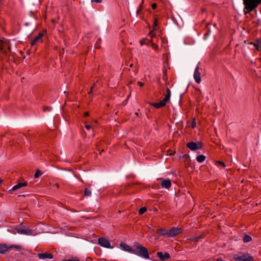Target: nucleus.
<instances>
[{
	"label": "nucleus",
	"instance_id": "1",
	"mask_svg": "<svg viewBox=\"0 0 261 261\" xmlns=\"http://www.w3.org/2000/svg\"><path fill=\"white\" fill-rule=\"evenodd\" d=\"M134 251L133 254L138 255L145 259H148L149 255L148 250L138 242H134L133 244Z\"/></svg>",
	"mask_w": 261,
	"mask_h": 261
},
{
	"label": "nucleus",
	"instance_id": "2",
	"mask_svg": "<svg viewBox=\"0 0 261 261\" xmlns=\"http://www.w3.org/2000/svg\"><path fill=\"white\" fill-rule=\"evenodd\" d=\"M244 5V12L248 14L256 9L261 3V0H243Z\"/></svg>",
	"mask_w": 261,
	"mask_h": 261
},
{
	"label": "nucleus",
	"instance_id": "3",
	"mask_svg": "<svg viewBox=\"0 0 261 261\" xmlns=\"http://www.w3.org/2000/svg\"><path fill=\"white\" fill-rule=\"evenodd\" d=\"M171 96V91L169 88L166 89V94L163 99L159 102L150 103V105L156 109H160L163 107L166 103L169 101Z\"/></svg>",
	"mask_w": 261,
	"mask_h": 261
},
{
	"label": "nucleus",
	"instance_id": "4",
	"mask_svg": "<svg viewBox=\"0 0 261 261\" xmlns=\"http://www.w3.org/2000/svg\"><path fill=\"white\" fill-rule=\"evenodd\" d=\"M233 258L239 261H253V257L248 253L239 252L233 255Z\"/></svg>",
	"mask_w": 261,
	"mask_h": 261
},
{
	"label": "nucleus",
	"instance_id": "5",
	"mask_svg": "<svg viewBox=\"0 0 261 261\" xmlns=\"http://www.w3.org/2000/svg\"><path fill=\"white\" fill-rule=\"evenodd\" d=\"M187 147L192 151L200 149L202 148V143L201 142H190L187 144Z\"/></svg>",
	"mask_w": 261,
	"mask_h": 261
},
{
	"label": "nucleus",
	"instance_id": "6",
	"mask_svg": "<svg viewBox=\"0 0 261 261\" xmlns=\"http://www.w3.org/2000/svg\"><path fill=\"white\" fill-rule=\"evenodd\" d=\"M98 244L102 247L110 248H111L109 241L105 238H99L98 239Z\"/></svg>",
	"mask_w": 261,
	"mask_h": 261
},
{
	"label": "nucleus",
	"instance_id": "7",
	"mask_svg": "<svg viewBox=\"0 0 261 261\" xmlns=\"http://www.w3.org/2000/svg\"><path fill=\"white\" fill-rule=\"evenodd\" d=\"M168 237H174L182 232V230L179 228L173 227L171 229H169Z\"/></svg>",
	"mask_w": 261,
	"mask_h": 261
},
{
	"label": "nucleus",
	"instance_id": "8",
	"mask_svg": "<svg viewBox=\"0 0 261 261\" xmlns=\"http://www.w3.org/2000/svg\"><path fill=\"white\" fill-rule=\"evenodd\" d=\"M199 64L200 63H199L197 65L194 73V78L195 82L198 84L200 83L201 82L200 73L199 72Z\"/></svg>",
	"mask_w": 261,
	"mask_h": 261
},
{
	"label": "nucleus",
	"instance_id": "9",
	"mask_svg": "<svg viewBox=\"0 0 261 261\" xmlns=\"http://www.w3.org/2000/svg\"><path fill=\"white\" fill-rule=\"evenodd\" d=\"M44 36V33H40L37 36H36L31 41V46L35 45L37 43L42 42V37Z\"/></svg>",
	"mask_w": 261,
	"mask_h": 261
},
{
	"label": "nucleus",
	"instance_id": "10",
	"mask_svg": "<svg viewBox=\"0 0 261 261\" xmlns=\"http://www.w3.org/2000/svg\"><path fill=\"white\" fill-rule=\"evenodd\" d=\"M9 248H15L18 250L20 249V247L19 246H11L10 247H8L5 244H0V253H4Z\"/></svg>",
	"mask_w": 261,
	"mask_h": 261
},
{
	"label": "nucleus",
	"instance_id": "11",
	"mask_svg": "<svg viewBox=\"0 0 261 261\" xmlns=\"http://www.w3.org/2000/svg\"><path fill=\"white\" fill-rule=\"evenodd\" d=\"M156 255L161 260H166L170 257L169 254L167 252L163 254L162 252H158Z\"/></svg>",
	"mask_w": 261,
	"mask_h": 261
},
{
	"label": "nucleus",
	"instance_id": "12",
	"mask_svg": "<svg viewBox=\"0 0 261 261\" xmlns=\"http://www.w3.org/2000/svg\"><path fill=\"white\" fill-rule=\"evenodd\" d=\"M120 246L125 251H127L131 253H133L134 249L132 248L130 246L127 245L125 243H121Z\"/></svg>",
	"mask_w": 261,
	"mask_h": 261
},
{
	"label": "nucleus",
	"instance_id": "13",
	"mask_svg": "<svg viewBox=\"0 0 261 261\" xmlns=\"http://www.w3.org/2000/svg\"><path fill=\"white\" fill-rule=\"evenodd\" d=\"M17 232L20 234L30 235L32 234V230L25 227H22L17 229Z\"/></svg>",
	"mask_w": 261,
	"mask_h": 261
},
{
	"label": "nucleus",
	"instance_id": "14",
	"mask_svg": "<svg viewBox=\"0 0 261 261\" xmlns=\"http://www.w3.org/2000/svg\"><path fill=\"white\" fill-rule=\"evenodd\" d=\"M161 186L163 188L169 189L171 186V180L169 179H163L161 183Z\"/></svg>",
	"mask_w": 261,
	"mask_h": 261
},
{
	"label": "nucleus",
	"instance_id": "15",
	"mask_svg": "<svg viewBox=\"0 0 261 261\" xmlns=\"http://www.w3.org/2000/svg\"><path fill=\"white\" fill-rule=\"evenodd\" d=\"M38 256L40 259H51L53 258V255L52 254L46 252L43 253H38Z\"/></svg>",
	"mask_w": 261,
	"mask_h": 261
},
{
	"label": "nucleus",
	"instance_id": "16",
	"mask_svg": "<svg viewBox=\"0 0 261 261\" xmlns=\"http://www.w3.org/2000/svg\"><path fill=\"white\" fill-rule=\"evenodd\" d=\"M27 185V182L18 183L17 185L13 186V187L12 188V189L10 190V191L12 190H13V191L16 190L20 189L23 187L26 186Z\"/></svg>",
	"mask_w": 261,
	"mask_h": 261
},
{
	"label": "nucleus",
	"instance_id": "17",
	"mask_svg": "<svg viewBox=\"0 0 261 261\" xmlns=\"http://www.w3.org/2000/svg\"><path fill=\"white\" fill-rule=\"evenodd\" d=\"M158 233L162 236H166L168 237V230L165 229H159L157 230Z\"/></svg>",
	"mask_w": 261,
	"mask_h": 261
},
{
	"label": "nucleus",
	"instance_id": "18",
	"mask_svg": "<svg viewBox=\"0 0 261 261\" xmlns=\"http://www.w3.org/2000/svg\"><path fill=\"white\" fill-rule=\"evenodd\" d=\"M253 45L257 50L261 51V41L257 40L253 43Z\"/></svg>",
	"mask_w": 261,
	"mask_h": 261
},
{
	"label": "nucleus",
	"instance_id": "19",
	"mask_svg": "<svg viewBox=\"0 0 261 261\" xmlns=\"http://www.w3.org/2000/svg\"><path fill=\"white\" fill-rule=\"evenodd\" d=\"M206 157L203 155H199L196 157V160L199 163H202L205 161Z\"/></svg>",
	"mask_w": 261,
	"mask_h": 261
},
{
	"label": "nucleus",
	"instance_id": "20",
	"mask_svg": "<svg viewBox=\"0 0 261 261\" xmlns=\"http://www.w3.org/2000/svg\"><path fill=\"white\" fill-rule=\"evenodd\" d=\"M252 238L251 237L247 234H245L243 238V241L245 243H248L251 241Z\"/></svg>",
	"mask_w": 261,
	"mask_h": 261
},
{
	"label": "nucleus",
	"instance_id": "21",
	"mask_svg": "<svg viewBox=\"0 0 261 261\" xmlns=\"http://www.w3.org/2000/svg\"><path fill=\"white\" fill-rule=\"evenodd\" d=\"M84 195L86 196H90L91 195V191L88 188H85L84 190Z\"/></svg>",
	"mask_w": 261,
	"mask_h": 261
},
{
	"label": "nucleus",
	"instance_id": "22",
	"mask_svg": "<svg viewBox=\"0 0 261 261\" xmlns=\"http://www.w3.org/2000/svg\"><path fill=\"white\" fill-rule=\"evenodd\" d=\"M201 239V236H197V237H192L190 240L191 241H194V242H198L199 241V240Z\"/></svg>",
	"mask_w": 261,
	"mask_h": 261
},
{
	"label": "nucleus",
	"instance_id": "23",
	"mask_svg": "<svg viewBox=\"0 0 261 261\" xmlns=\"http://www.w3.org/2000/svg\"><path fill=\"white\" fill-rule=\"evenodd\" d=\"M147 211V209L145 207H142L139 210V214L141 215L143 214L146 211Z\"/></svg>",
	"mask_w": 261,
	"mask_h": 261
},
{
	"label": "nucleus",
	"instance_id": "24",
	"mask_svg": "<svg viewBox=\"0 0 261 261\" xmlns=\"http://www.w3.org/2000/svg\"><path fill=\"white\" fill-rule=\"evenodd\" d=\"M143 4H144V0H142L141 3L140 4V6H139V8L138 9V10L137 11V14H139L141 12V9L143 8Z\"/></svg>",
	"mask_w": 261,
	"mask_h": 261
},
{
	"label": "nucleus",
	"instance_id": "25",
	"mask_svg": "<svg viewBox=\"0 0 261 261\" xmlns=\"http://www.w3.org/2000/svg\"><path fill=\"white\" fill-rule=\"evenodd\" d=\"M158 20L156 18H155L154 20L153 25V30H156V28L158 27Z\"/></svg>",
	"mask_w": 261,
	"mask_h": 261
},
{
	"label": "nucleus",
	"instance_id": "26",
	"mask_svg": "<svg viewBox=\"0 0 261 261\" xmlns=\"http://www.w3.org/2000/svg\"><path fill=\"white\" fill-rule=\"evenodd\" d=\"M42 174V172L39 170H37L35 173V177L38 178Z\"/></svg>",
	"mask_w": 261,
	"mask_h": 261
},
{
	"label": "nucleus",
	"instance_id": "27",
	"mask_svg": "<svg viewBox=\"0 0 261 261\" xmlns=\"http://www.w3.org/2000/svg\"><path fill=\"white\" fill-rule=\"evenodd\" d=\"M151 46L152 47V48L154 49V50H157L158 48V45H156L155 44H154V43L152 42V41H151Z\"/></svg>",
	"mask_w": 261,
	"mask_h": 261
},
{
	"label": "nucleus",
	"instance_id": "28",
	"mask_svg": "<svg viewBox=\"0 0 261 261\" xmlns=\"http://www.w3.org/2000/svg\"><path fill=\"white\" fill-rule=\"evenodd\" d=\"M154 30H153L152 31H150L149 34V35L150 36L151 39H152L153 37H154L155 36V34L154 32Z\"/></svg>",
	"mask_w": 261,
	"mask_h": 261
},
{
	"label": "nucleus",
	"instance_id": "29",
	"mask_svg": "<svg viewBox=\"0 0 261 261\" xmlns=\"http://www.w3.org/2000/svg\"><path fill=\"white\" fill-rule=\"evenodd\" d=\"M216 164L221 165L223 167H225V164L223 162H221V161H217Z\"/></svg>",
	"mask_w": 261,
	"mask_h": 261
},
{
	"label": "nucleus",
	"instance_id": "30",
	"mask_svg": "<svg viewBox=\"0 0 261 261\" xmlns=\"http://www.w3.org/2000/svg\"><path fill=\"white\" fill-rule=\"evenodd\" d=\"M95 86V84H94L93 85V86L91 87L90 91L88 92L89 94H91L92 93L93 89L94 88Z\"/></svg>",
	"mask_w": 261,
	"mask_h": 261
},
{
	"label": "nucleus",
	"instance_id": "31",
	"mask_svg": "<svg viewBox=\"0 0 261 261\" xmlns=\"http://www.w3.org/2000/svg\"><path fill=\"white\" fill-rule=\"evenodd\" d=\"M51 108H48L47 107H43V110L44 111H49L50 110Z\"/></svg>",
	"mask_w": 261,
	"mask_h": 261
},
{
	"label": "nucleus",
	"instance_id": "32",
	"mask_svg": "<svg viewBox=\"0 0 261 261\" xmlns=\"http://www.w3.org/2000/svg\"><path fill=\"white\" fill-rule=\"evenodd\" d=\"M91 2H96L97 3H100L102 2V0H91Z\"/></svg>",
	"mask_w": 261,
	"mask_h": 261
},
{
	"label": "nucleus",
	"instance_id": "33",
	"mask_svg": "<svg viewBox=\"0 0 261 261\" xmlns=\"http://www.w3.org/2000/svg\"><path fill=\"white\" fill-rule=\"evenodd\" d=\"M137 84L140 87H142L144 85V84L142 82H140V81L138 82Z\"/></svg>",
	"mask_w": 261,
	"mask_h": 261
},
{
	"label": "nucleus",
	"instance_id": "34",
	"mask_svg": "<svg viewBox=\"0 0 261 261\" xmlns=\"http://www.w3.org/2000/svg\"><path fill=\"white\" fill-rule=\"evenodd\" d=\"M156 6L157 5L156 3H153L151 5V7L153 9H155L156 8Z\"/></svg>",
	"mask_w": 261,
	"mask_h": 261
},
{
	"label": "nucleus",
	"instance_id": "35",
	"mask_svg": "<svg viewBox=\"0 0 261 261\" xmlns=\"http://www.w3.org/2000/svg\"><path fill=\"white\" fill-rule=\"evenodd\" d=\"M163 79L164 80H167L166 71H165V72H164V74L163 75Z\"/></svg>",
	"mask_w": 261,
	"mask_h": 261
},
{
	"label": "nucleus",
	"instance_id": "36",
	"mask_svg": "<svg viewBox=\"0 0 261 261\" xmlns=\"http://www.w3.org/2000/svg\"><path fill=\"white\" fill-rule=\"evenodd\" d=\"M91 125H89V124H86L85 125V128L88 129V130H89L90 128H91Z\"/></svg>",
	"mask_w": 261,
	"mask_h": 261
},
{
	"label": "nucleus",
	"instance_id": "37",
	"mask_svg": "<svg viewBox=\"0 0 261 261\" xmlns=\"http://www.w3.org/2000/svg\"><path fill=\"white\" fill-rule=\"evenodd\" d=\"M192 127H195L196 126V122L195 121H193L192 123Z\"/></svg>",
	"mask_w": 261,
	"mask_h": 261
},
{
	"label": "nucleus",
	"instance_id": "38",
	"mask_svg": "<svg viewBox=\"0 0 261 261\" xmlns=\"http://www.w3.org/2000/svg\"><path fill=\"white\" fill-rule=\"evenodd\" d=\"M217 261H224L222 258L221 257H219L218 258H217L216 259Z\"/></svg>",
	"mask_w": 261,
	"mask_h": 261
},
{
	"label": "nucleus",
	"instance_id": "39",
	"mask_svg": "<svg viewBox=\"0 0 261 261\" xmlns=\"http://www.w3.org/2000/svg\"><path fill=\"white\" fill-rule=\"evenodd\" d=\"M84 115H85V116H88V115H89V114H88V112H85V114H84Z\"/></svg>",
	"mask_w": 261,
	"mask_h": 261
},
{
	"label": "nucleus",
	"instance_id": "40",
	"mask_svg": "<svg viewBox=\"0 0 261 261\" xmlns=\"http://www.w3.org/2000/svg\"><path fill=\"white\" fill-rule=\"evenodd\" d=\"M144 41H145V40H144ZM141 45H143V44H145V42H144L143 41H141Z\"/></svg>",
	"mask_w": 261,
	"mask_h": 261
},
{
	"label": "nucleus",
	"instance_id": "41",
	"mask_svg": "<svg viewBox=\"0 0 261 261\" xmlns=\"http://www.w3.org/2000/svg\"><path fill=\"white\" fill-rule=\"evenodd\" d=\"M56 186L57 187V188H59V186L58 184H56Z\"/></svg>",
	"mask_w": 261,
	"mask_h": 261
},
{
	"label": "nucleus",
	"instance_id": "42",
	"mask_svg": "<svg viewBox=\"0 0 261 261\" xmlns=\"http://www.w3.org/2000/svg\"><path fill=\"white\" fill-rule=\"evenodd\" d=\"M2 179L0 178V184L2 183Z\"/></svg>",
	"mask_w": 261,
	"mask_h": 261
}]
</instances>
